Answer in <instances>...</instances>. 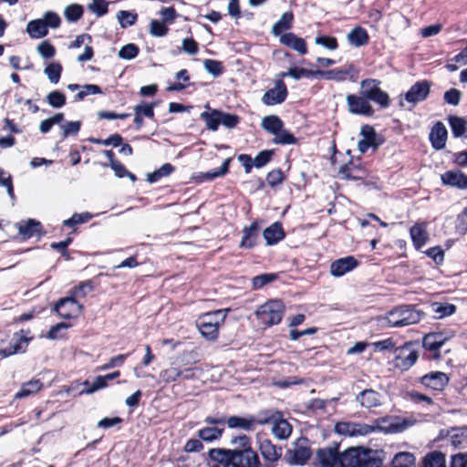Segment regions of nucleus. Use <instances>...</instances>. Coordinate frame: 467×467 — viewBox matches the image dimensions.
I'll use <instances>...</instances> for the list:
<instances>
[{"label": "nucleus", "mask_w": 467, "mask_h": 467, "mask_svg": "<svg viewBox=\"0 0 467 467\" xmlns=\"http://www.w3.org/2000/svg\"><path fill=\"white\" fill-rule=\"evenodd\" d=\"M419 358L418 352L413 348L412 342H406L400 347L394 348V367L406 371L410 369Z\"/></svg>", "instance_id": "6e6552de"}, {"label": "nucleus", "mask_w": 467, "mask_h": 467, "mask_svg": "<svg viewBox=\"0 0 467 467\" xmlns=\"http://www.w3.org/2000/svg\"><path fill=\"white\" fill-rule=\"evenodd\" d=\"M317 45H320L329 50H336L338 47L337 40L334 36H319L315 39Z\"/></svg>", "instance_id": "69168bd1"}, {"label": "nucleus", "mask_w": 467, "mask_h": 467, "mask_svg": "<svg viewBox=\"0 0 467 467\" xmlns=\"http://www.w3.org/2000/svg\"><path fill=\"white\" fill-rule=\"evenodd\" d=\"M392 467H415V457L410 452L397 453L391 462Z\"/></svg>", "instance_id": "ea45409f"}, {"label": "nucleus", "mask_w": 467, "mask_h": 467, "mask_svg": "<svg viewBox=\"0 0 467 467\" xmlns=\"http://www.w3.org/2000/svg\"><path fill=\"white\" fill-rule=\"evenodd\" d=\"M226 423L231 429H242L244 431H251L255 426V418L231 416L226 420Z\"/></svg>", "instance_id": "2f4dec72"}, {"label": "nucleus", "mask_w": 467, "mask_h": 467, "mask_svg": "<svg viewBox=\"0 0 467 467\" xmlns=\"http://www.w3.org/2000/svg\"><path fill=\"white\" fill-rule=\"evenodd\" d=\"M169 28L167 26L159 20H152L150 25V33L153 36L161 37L168 34Z\"/></svg>", "instance_id": "680f3d73"}, {"label": "nucleus", "mask_w": 467, "mask_h": 467, "mask_svg": "<svg viewBox=\"0 0 467 467\" xmlns=\"http://www.w3.org/2000/svg\"><path fill=\"white\" fill-rule=\"evenodd\" d=\"M447 136L448 131L445 125L441 121H437L431 128L429 135L431 146L437 150L444 149Z\"/></svg>", "instance_id": "5701e85b"}, {"label": "nucleus", "mask_w": 467, "mask_h": 467, "mask_svg": "<svg viewBox=\"0 0 467 467\" xmlns=\"http://www.w3.org/2000/svg\"><path fill=\"white\" fill-rule=\"evenodd\" d=\"M450 441L455 449L465 448L467 445V434L464 431H457L450 436Z\"/></svg>", "instance_id": "052dcab7"}, {"label": "nucleus", "mask_w": 467, "mask_h": 467, "mask_svg": "<svg viewBox=\"0 0 467 467\" xmlns=\"http://www.w3.org/2000/svg\"><path fill=\"white\" fill-rule=\"evenodd\" d=\"M109 3L106 0H93L88 5V9L98 16H102L108 13Z\"/></svg>", "instance_id": "0e129e2a"}, {"label": "nucleus", "mask_w": 467, "mask_h": 467, "mask_svg": "<svg viewBox=\"0 0 467 467\" xmlns=\"http://www.w3.org/2000/svg\"><path fill=\"white\" fill-rule=\"evenodd\" d=\"M29 339V337L24 335V330L14 334L9 345L0 349V356L7 358L14 354L24 353L26 350Z\"/></svg>", "instance_id": "a211bd4d"}, {"label": "nucleus", "mask_w": 467, "mask_h": 467, "mask_svg": "<svg viewBox=\"0 0 467 467\" xmlns=\"http://www.w3.org/2000/svg\"><path fill=\"white\" fill-rule=\"evenodd\" d=\"M205 108L208 110L202 112L200 118L205 122L209 130L216 131L220 126V110L212 109L208 104Z\"/></svg>", "instance_id": "7c9ffc66"}, {"label": "nucleus", "mask_w": 467, "mask_h": 467, "mask_svg": "<svg viewBox=\"0 0 467 467\" xmlns=\"http://www.w3.org/2000/svg\"><path fill=\"white\" fill-rule=\"evenodd\" d=\"M431 87V83L428 80L417 81L405 93L404 98L407 102L416 105L419 102L424 101L428 98Z\"/></svg>", "instance_id": "2eb2a0df"}, {"label": "nucleus", "mask_w": 467, "mask_h": 467, "mask_svg": "<svg viewBox=\"0 0 467 467\" xmlns=\"http://www.w3.org/2000/svg\"><path fill=\"white\" fill-rule=\"evenodd\" d=\"M430 309L434 318L441 319L453 315L456 312V306L448 302H433L430 305Z\"/></svg>", "instance_id": "c85d7f7f"}, {"label": "nucleus", "mask_w": 467, "mask_h": 467, "mask_svg": "<svg viewBox=\"0 0 467 467\" xmlns=\"http://www.w3.org/2000/svg\"><path fill=\"white\" fill-rule=\"evenodd\" d=\"M263 236L267 245L276 244L285 236L282 223L279 222L272 223L269 227L264 230Z\"/></svg>", "instance_id": "bb28decb"}, {"label": "nucleus", "mask_w": 467, "mask_h": 467, "mask_svg": "<svg viewBox=\"0 0 467 467\" xmlns=\"http://www.w3.org/2000/svg\"><path fill=\"white\" fill-rule=\"evenodd\" d=\"M140 52V49L135 44H127L123 46L119 51V57L122 59L130 60L135 58Z\"/></svg>", "instance_id": "4d7b16f0"}, {"label": "nucleus", "mask_w": 467, "mask_h": 467, "mask_svg": "<svg viewBox=\"0 0 467 467\" xmlns=\"http://www.w3.org/2000/svg\"><path fill=\"white\" fill-rule=\"evenodd\" d=\"M182 372L179 368L171 367L160 373V378L164 383L174 382L181 379Z\"/></svg>", "instance_id": "5fc2aeb1"}, {"label": "nucleus", "mask_w": 467, "mask_h": 467, "mask_svg": "<svg viewBox=\"0 0 467 467\" xmlns=\"http://www.w3.org/2000/svg\"><path fill=\"white\" fill-rule=\"evenodd\" d=\"M424 467H445V455L441 451L429 452L423 460Z\"/></svg>", "instance_id": "a19ab883"}, {"label": "nucleus", "mask_w": 467, "mask_h": 467, "mask_svg": "<svg viewBox=\"0 0 467 467\" xmlns=\"http://www.w3.org/2000/svg\"><path fill=\"white\" fill-rule=\"evenodd\" d=\"M366 171L362 166L359 158L351 159L345 164L341 165L338 170V176L345 180L358 181L365 177Z\"/></svg>", "instance_id": "4468645a"}, {"label": "nucleus", "mask_w": 467, "mask_h": 467, "mask_svg": "<svg viewBox=\"0 0 467 467\" xmlns=\"http://www.w3.org/2000/svg\"><path fill=\"white\" fill-rule=\"evenodd\" d=\"M449 377L441 371H431L420 378L419 381L425 388L442 391L449 383Z\"/></svg>", "instance_id": "dca6fc26"}, {"label": "nucleus", "mask_w": 467, "mask_h": 467, "mask_svg": "<svg viewBox=\"0 0 467 467\" xmlns=\"http://www.w3.org/2000/svg\"><path fill=\"white\" fill-rule=\"evenodd\" d=\"M43 387L40 379H31L22 384L19 391L15 395L16 399H24L37 393Z\"/></svg>", "instance_id": "473e14b6"}, {"label": "nucleus", "mask_w": 467, "mask_h": 467, "mask_svg": "<svg viewBox=\"0 0 467 467\" xmlns=\"http://www.w3.org/2000/svg\"><path fill=\"white\" fill-rule=\"evenodd\" d=\"M233 449H212L211 459L224 466L262 467L257 452L252 448V440L246 435L234 437L231 441Z\"/></svg>", "instance_id": "f03ea898"}, {"label": "nucleus", "mask_w": 467, "mask_h": 467, "mask_svg": "<svg viewBox=\"0 0 467 467\" xmlns=\"http://www.w3.org/2000/svg\"><path fill=\"white\" fill-rule=\"evenodd\" d=\"M26 32L30 37L37 39L46 36L48 33V29H47V25L43 19H36L28 22Z\"/></svg>", "instance_id": "72a5a7b5"}, {"label": "nucleus", "mask_w": 467, "mask_h": 467, "mask_svg": "<svg viewBox=\"0 0 467 467\" xmlns=\"http://www.w3.org/2000/svg\"><path fill=\"white\" fill-rule=\"evenodd\" d=\"M117 18L122 28L133 26L137 19L138 15L135 12L120 10L117 13Z\"/></svg>", "instance_id": "de8ad7c7"}, {"label": "nucleus", "mask_w": 467, "mask_h": 467, "mask_svg": "<svg viewBox=\"0 0 467 467\" xmlns=\"http://www.w3.org/2000/svg\"><path fill=\"white\" fill-rule=\"evenodd\" d=\"M341 453L338 446L320 448L317 451L313 459V467H339Z\"/></svg>", "instance_id": "9d476101"}, {"label": "nucleus", "mask_w": 467, "mask_h": 467, "mask_svg": "<svg viewBox=\"0 0 467 467\" xmlns=\"http://www.w3.org/2000/svg\"><path fill=\"white\" fill-rule=\"evenodd\" d=\"M348 43L353 47H363L368 43L369 36L365 28L362 26L354 27L347 36Z\"/></svg>", "instance_id": "c756f323"}, {"label": "nucleus", "mask_w": 467, "mask_h": 467, "mask_svg": "<svg viewBox=\"0 0 467 467\" xmlns=\"http://www.w3.org/2000/svg\"><path fill=\"white\" fill-rule=\"evenodd\" d=\"M417 423L416 419L410 417L386 416L375 420L371 425L375 431L384 433H398L414 426Z\"/></svg>", "instance_id": "0eeeda50"}, {"label": "nucleus", "mask_w": 467, "mask_h": 467, "mask_svg": "<svg viewBox=\"0 0 467 467\" xmlns=\"http://www.w3.org/2000/svg\"><path fill=\"white\" fill-rule=\"evenodd\" d=\"M47 102L55 109H60L66 105V96L59 90H54L48 93L46 97Z\"/></svg>", "instance_id": "49530a36"}, {"label": "nucleus", "mask_w": 467, "mask_h": 467, "mask_svg": "<svg viewBox=\"0 0 467 467\" xmlns=\"http://www.w3.org/2000/svg\"><path fill=\"white\" fill-rule=\"evenodd\" d=\"M358 265V261L352 255L335 260L330 265V273L335 277H340L354 270Z\"/></svg>", "instance_id": "4be33fe9"}, {"label": "nucleus", "mask_w": 467, "mask_h": 467, "mask_svg": "<svg viewBox=\"0 0 467 467\" xmlns=\"http://www.w3.org/2000/svg\"><path fill=\"white\" fill-rule=\"evenodd\" d=\"M91 218L92 215L88 212L82 213H74L70 218L65 220L63 224L67 227H74L78 224L87 223Z\"/></svg>", "instance_id": "603ef678"}, {"label": "nucleus", "mask_w": 467, "mask_h": 467, "mask_svg": "<svg viewBox=\"0 0 467 467\" xmlns=\"http://www.w3.org/2000/svg\"><path fill=\"white\" fill-rule=\"evenodd\" d=\"M227 311L225 309H219L205 313L198 318L196 326L205 339L213 341L218 337L219 327L223 324Z\"/></svg>", "instance_id": "39448f33"}, {"label": "nucleus", "mask_w": 467, "mask_h": 467, "mask_svg": "<svg viewBox=\"0 0 467 467\" xmlns=\"http://www.w3.org/2000/svg\"><path fill=\"white\" fill-rule=\"evenodd\" d=\"M339 467H382V459L379 451L350 447L341 452Z\"/></svg>", "instance_id": "7ed1b4c3"}, {"label": "nucleus", "mask_w": 467, "mask_h": 467, "mask_svg": "<svg viewBox=\"0 0 467 467\" xmlns=\"http://www.w3.org/2000/svg\"><path fill=\"white\" fill-rule=\"evenodd\" d=\"M285 180V175L281 169H275L268 172L266 182L271 187L281 184Z\"/></svg>", "instance_id": "338daca9"}, {"label": "nucleus", "mask_w": 467, "mask_h": 467, "mask_svg": "<svg viewBox=\"0 0 467 467\" xmlns=\"http://www.w3.org/2000/svg\"><path fill=\"white\" fill-rule=\"evenodd\" d=\"M456 231L464 234L467 233V207L464 208L456 219Z\"/></svg>", "instance_id": "774afa93"}, {"label": "nucleus", "mask_w": 467, "mask_h": 467, "mask_svg": "<svg viewBox=\"0 0 467 467\" xmlns=\"http://www.w3.org/2000/svg\"><path fill=\"white\" fill-rule=\"evenodd\" d=\"M335 431L339 435L357 437L373 433L374 429L371 425L366 423L340 421L336 423Z\"/></svg>", "instance_id": "9b49d317"}, {"label": "nucleus", "mask_w": 467, "mask_h": 467, "mask_svg": "<svg viewBox=\"0 0 467 467\" xmlns=\"http://www.w3.org/2000/svg\"><path fill=\"white\" fill-rule=\"evenodd\" d=\"M298 141V139L296 138L289 130L285 129H282L280 132H278L273 142L275 144H280V145H294L296 144Z\"/></svg>", "instance_id": "a18cd8bd"}, {"label": "nucleus", "mask_w": 467, "mask_h": 467, "mask_svg": "<svg viewBox=\"0 0 467 467\" xmlns=\"http://www.w3.org/2000/svg\"><path fill=\"white\" fill-rule=\"evenodd\" d=\"M447 119L451 127L452 135L455 138L466 136L465 133L467 130V122L463 118L451 115L448 117Z\"/></svg>", "instance_id": "e433bc0d"}, {"label": "nucleus", "mask_w": 467, "mask_h": 467, "mask_svg": "<svg viewBox=\"0 0 467 467\" xmlns=\"http://www.w3.org/2000/svg\"><path fill=\"white\" fill-rule=\"evenodd\" d=\"M311 456L307 439L297 440L293 447L287 450L285 459L290 465H304Z\"/></svg>", "instance_id": "1a4fd4ad"}, {"label": "nucleus", "mask_w": 467, "mask_h": 467, "mask_svg": "<svg viewBox=\"0 0 467 467\" xmlns=\"http://www.w3.org/2000/svg\"><path fill=\"white\" fill-rule=\"evenodd\" d=\"M319 69L317 70H310L304 67H291L287 72H283L282 77H291L296 80L300 79L301 78H312L318 76Z\"/></svg>", "instance_id": "58836bf2"}, {"label": "nucleus", "mask_w": 467, "mask_h": 467, "mask_svg": "<svg viewBox=\"0 0 467 467\" xmlns=\"http://www.w3.org/2000/svg\"><path fill=\"white\" fill-rule=\"evenodd\" d=\"M62 70L63 67L60 63L53 62L45 67L44 73L51 83L57 84L60 79Z\"/></svg>", "instance_id": "37998d69"}, {"label": "nucleus", "mask_w": 467, "mask_h": 467, "mask_svg": "<svg viewBox=\"0 0 467 467\" xmlns=\"http://www.w3.org/2000/svg\"><path fill=\"white\" fill-rule=\"evenodd\" d=\"M223 434V430L216 427H206L198 431V437L204 441L218 440Z\"/></svg>", "instance_id": "c03bdc74"}, {"label": "nucleus", "mask_w": 467, "mask_h": 467, "mask_svg": "<svg viewBox=\"0 0 467 467\" xmlns=\"http://www.w3.org/2000/svg\"><path fill=\"white\" fill-rule=\"evenodd\" d=\"M102 89L95 84H87L81 86L79 92L76 95L77 100H83L88 95L102 94Z\"/></svg>", "instance_id": "864d4df0"}, {"label": "nucleus", "mask_w": 467, "mask_h": 467, "mask_svg": "<svg viewBox=\"0 0 467 467\" xmlns=\"http://www.w3.org/2000/svg\"><path fill=\"white\" fill-rule=\"evenodd\" d=\"M425 314L413 305H403L388 314V324L391 327H401L419 323Z\"/></svg>", "instance_id": "20e7f679"}, {"label": "nucleus", "mask_w": 467, "mask_h": 467, "mask_svg": "<svg viewBox=\"0 0 467 467\" xmlns=\"http://www.w3.org/2000/svg\"><path fill=\"white\" fill-rule=\"evenodd\" d=\"M441 180L443 185L456 187L459 189L467 188V175L457 169L445 171L441 174Z\"/></svg>", "instance_id": "b1692460"}, {"label": "nucleus", "mask_w": 467, "mask_h": 467, "mask_svg": "<svg viewBox=\"0 0 467 467\" xmlns=\"http://www.w3.org/2000/svg\"><path fill=\"white\" fill-rule=\"evenodd\" d=\"M232 161V158H227L223 161L222 166L217 169H213L202 174V177L207 181H212L215 178L222 177L228 173L229 165Z\"/></svg>", "instance_id": "09e8293b"}, {"label": "nucleus", "mask_w": 467, "mask_h": 467, "mask_svg": "<svg viewBox=\"0 0 467 467\" xmlns=\"http://www.w3.org/2000/svg\"><path fill=\"white\" fill-rule=\"evenodd\" d=\"M82 305L73 296L59 299L54 306L58 316L65 319L77 317L82 312Z\"/></svg>", "instance_id": "f8f14e48"}, {"label": "nucleus", "mask_w": 467, "mask_h": 467, "mask_svg": "<svg viewBox=\"0 0 467 467\" xmlns=\"http://www.w3.org/2000/svg\"><path fill=\"white\" fill-rule=\"evenodd\" d=\"M446 342V337H443L441 333H429L424 336L422 340L423 348L431 352V356L434 359H440L441 355L440 353V348Z\"/></svg>", "instance_id": "412c9836"}, {"label": "nucleus", "mask_w": 467, "mask_h": 467, "mask_svg": "<svg viewBox=\"0 0 467 467\" xmlns=\"http://www.w3.org/2000/svg\"><path fill=\"white\" fill-rule=\"evenodd\" d=\"M239 121L240 119L237 115L220 110V125H223L227 129H233L239 123Z\"/></svg>", "instance_id": "13d9d810"}, {"label": "nucleus", "mask_w": 467, "mask_h": 467, "mask_svg": "<svg viewBox=\"0 0 467 467\" xmlns=\"http://www.w3.org/2000/svg\"><path fill=\"white\" fill-rule=\"evenodd\" d=\"M277 274L265 273L258 275L252 279V285L254 289H261L265 285L270 284L277 279Z\"/></svg>", "instance_id": "8fccbe9b"}, {"label": "nucleus", "mask_w": 467, "mask_h": 467, "mask_svg": "<svg viewBox=\"0 0 467 467\" xmlns=\"http://www.w3.org/2000/svg\"><path fill=\"white\" fill-rule=\"evenodd\" d=\"M379 85L380 81L375 78L361 80L359 95L348 94L346 97L348 111L353 115L371 117L375 111L369 101L378 104L381 109L389 107V96Z\"/></svg>", "instance_id": "f257e3e1"}, {"label": "nucleus", "mask_w": 467, "mask_h": 467, "mask_svg": "<svg viewBox=\"0 0 467 467\" xmlns=\"http://www.w3.org/2000/svg\"><path fill=\"white\" fill-rule=\"evenodd\" d=\"M285 305L279 299H271L261 305L254 315L264 327H270L281 322Z\"/></svg>", "instance_id": "423d86ee"}, {"label": "nucleus", "mask_w": 467, "mask_h": 467, "mask_svg": "<svg viewBox=\"0 0 467 467\" xmlns=\"http://www.w3.org/2000/svg\"><path fill=\"white\" fill-rule=\"evenodd\" d=\"M83 12L84 10L82 5L73 4L66 7L64 14L67 21L77 22L78 19L82 17Z\"/></svg>", "instance_id": "3c124183"}, {"label": "nucleus", "mask_w": 467, "mask_h": 467, "mask_svg": "<svg viewBox=\"0 0 467 467\" xmlns=\"http://www.w3.org/2000/svg\"><path fill=\"white\" fill-rule=\"evenodd\" d=\"M260 227L257 222H254L250 226L244 227L243 230V238L240 243V247L244 249H251L256 245L259 237Z\"/></svg>", "instance_id": "393cba45"}, {"label": "nucleus", "mask_w": 467, "mask_h": 467, "mask_svg": "<svg viewBox=\"0 0 467 467\" xmlns=\"http://www.w3.org/2000/svg\"><path fill=\"white\" fill-rule=\"evenodd\" d=\"M355 400L361 408L371 410L382 404V395L372 389H366L356 395Z\"/></svg>", "instance_id": "aec40b11"}, {"label": "nucleus", "mask_w": 467, "mask_h": 467, "mask_svg": "<svg viewBox=\"0 0 467 467\" xmlns=\"http://www.w3.org/2000/svg\"><path fill=\"white\" fill-rule=\"evenodd\" d=\"M261 126L265 131L275 136L284 128V122L278 116L269 115L263 118Z\"/></svg>", "instance_id": "f704fd0d"}, {"label": "nucleus", "mask_w": 467, "mask_h": 467, "mask_svg": "<svg viewBox=\"0 0 467 467\" xmlns=\"http://www.w3.org/2000/svg\"><path fill=\"white\" fill-rule=\"evenodd\" d=\"M157 106V103H140L136 105L134 108V112H138L140 116L146 117L149 119H153L154 117V108Z\"/></svg>", "instance_id": "bf43d9fd"}, {"label": "nucleus", "mask_w": 467, "mask_h": 467, "mask_svg": "<svg viewBox=\"0 0 467 467\" xmlns=\"http://www.w3.org/2000/svg\"><path fill=\"white\" fill-rule=\"evenodd\" d=\"M272 431L276 438L283 440L290 436L292 428L286 420H279L274 422Z\"/></svg>", "instance_id": "79ce46f5"}, {"label": "nucleus", "mask_w": 467, "mask_h": 467, "mask_svg": "<svg viewBox=\"0 0 467 467\" xmlns=\"http://www.w3.org/2000/svg\"><path fill=\"white\" fill-rule=\"evenodd\" d=\"M42 225L40 222L35 219H29L26 223L18 224V231L21 235L28 239L41 232Z\"/></svg>", "instance_id": "c9c22d12"}, {"label": "nucleus", "mask_w": 467, "mask_h": 467, "mask_svg": "<svg viewBox=\"0 0 467 467\" xmlns=\"http://www.w3.org/2000/svg\"><path fill=\"white\" fill-rule=\"evenodd\" d=\"M281 44L297 51L300 55L307 52L306 42L303 38L296 36L294 33H285L280 36Z\"/></svg>", "instance_id": "a878e982"}, {"label": "nucleus", "mask_w": 467, "mask_h": 467, "mask_svg": "<svg viewBox=\"0 0 467 467\" xmlns=\"http://www.w3.org/2000/svg\"><path fill=\"white\" fill-rule=\"evenodd\" d=\"M259 450L264 459L265 467H275L282 456V448L272 443L268 439L259 441Z\"/></svg>", "instance_id": "ddd939ff"}, {"label": "nucleus", "mask_w": 467, "mask_h": 467, "mask_svg": "<svg viewBox=\"0 0 467 467\" xmlns=\"http://www.w3.org/2000/svg\"><path fill=\"white\" fill-rule=\"evenodd\" d=\"M203 66L206 71L212 74L213 77H218L223 73V67L220 61L213 59H205Z\"/></svg>", "instance_id": "e2e57ef3"}, {"label": "nucleus", "mask_w": 467, "mask_h": 467, "mask_svg": "<svg viewBox=\"0 0 467 467\" xmlns=\"http://www.w3.org/2000/svg\"><path fill=\"white\" fill-rule=\"evenodd\" d=\"M410 234L413 245L417 250L423 247L429 240V234L423 223L413 225L410 230Z\"/></svg>", "instance_id": "cd10ccee"}, {"label": "nucleus", "mask_w": 467, "mask_h": 467, "mask_svg": "<svg viewBox=\"0 0 467 467\" xmlns=\"http://www.w3.org/2000/svg\"><path fill=\"white\" fill-rule=\"evenodd\" d=\"M318 76L328 80L345 81L348 78L354 80L358 76V70L354 65L349 64L345 68H334L330 70H318Z\"/></svg>", "instance_id": "6ab92c4d"}, {"label": "nucleus", "mask_w": 467, "mask_h": 467, "mask_svg": "<svg viewBox=\"0 0 467 467\" xmlns=\"http://www.w3.org/2000/svg\"><path fill=\"white\" fill-rule=\"evenodd\" d=\"M62 130L63 138H67L68 136H76L80 130L81 122L80 121H67L60 126Z\"/></svg>", "instance_id": "6e6d98bb"}, {"label": "nucleus", "mask_w": 467, "mask_h": 467, "mask_svg": "<svg viewBox=\"0 0 467 467\" xmlns=\"http://www.w3.org/2000/svg\"><path fill=\"white\" fill-rule=\"evenodd\" d=\"M294 16L292 12H285L281 18L273 26L272 33L275 36H280L283 31L292 27Z\"/></svg>", "instance_id": "4c0bfd02"}, {"label": "nucleus", "mask_w": 467, "mask_h": 467, "mask_svg": "<svg viewBox=\"0 0 467 467\" xmlns=\"http://www.w3.org/2000/svg\"><path fill=\"white\" fill-rule=\"evenodd\" d=\"M287 88L283 80H277L275 87L268 89L262 97V102L266 106L283 103L287 97Z\"/></svg>", "instance_id": "f3484780"}]
</instances>
